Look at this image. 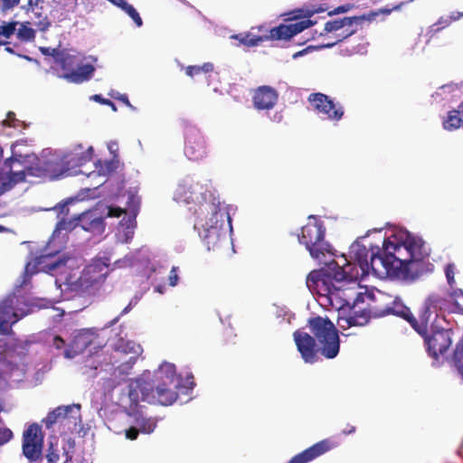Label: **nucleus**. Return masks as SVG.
<instances>
[{"label":"nucleus","instance_id":"32","mask_svg":"<svg viewBox=\"0 0 463 463\" xmlns=\"http://www.w3.org/2000/svg\"><path fill=\"white\" fill-rule=\"evenodd\" d=\"M461 125H463V118L460 111L457 109L450 110L443 120V128L449 131L458 129Z\"/></svg>","mask_w":463,"mask_h":463},{"label":"nucleus","instance_id":"57","mask_svg":"<svg viewBox=\"0 0 463 463\" xmlns=\"http://www.w3.org/2000/svg\"><path fill=\"white\" fill-rule=\"evenodd\" d=\"M126 345H128V343H126ZM124 346H125V341L123 339H121L118 342L116 349L117 350L122 349L124 352H126V349L124 348Z\"/></svg>","mask_w":463,"mask_h":463},{"label":"nucleus","instance_id":"6","mask_svg":"<svg viewBox=\"0 0 463 463\" xmlns=\"http://www.w3.org/2000/svg\"><path fill=\"white\" fill-rule=\"evenodd\" d=\"M309 221L301 228L298 241L305 245L313 259L319 260L326 253L331 252L330 244L326 241V228L323 222L314 216H309Z\"/></svg>","mask_w":463,"mask_h":463},{"label":"nucleus","instance_id":"48","mask_svg":"<svg viewBox=\"0 0 463 463\" xmlns=\"http://www.w3.org/2000/svg\"><path fill=\"white\" fill-rule=\"evenodd\" d=\"M125 211L119 207H109L108 211V217H120Z\"/></svg>","mask_w":463,"mask_h":463},{"label":"nucleus","instance_id":"17","mask_svg":"<svg viewBox=\"0 0 463 463\" xmlns=\"http://www.w3.org/2000/svg\"><path fill=\"white\" fill-rule=\"evenodd\" d=\"M279 100V92L268 85L259 86L252 92V104L257 110H270Z\"/></svg>","mask_w":463,"mask_h":463},{"label":"nucleus","instance_id":"46","mask_svg":"<svg viewBox=\"0 0 463 463\" xmlns=\"http://www.w3.org/2000/svg\"><path fill=\"white\" fill-rule=\"evenodd\" d=\"M137 304V301L133 302L132 300L129 302V304L121 311L120 315L118 316L117 317H115L111 322H110V325H115L118 320H119V317L121 316H124L126 315L127 313H128L134 305Z\"/></svg>","mask_w":463,"mask_h":463},{"label":"nucleus","instance_id":"19","mask_svg":"<svg viewBox=\"0 0 463 463\" xmlns=\"http://www.w3.org/2000/svg\"><path fill=\"white\" fill-rule=\"evenodd\" d=\"M5 358L2 362V371L5 374L12 375L24 365V360L27 354L24 346L14 345L5 350Z\"/></svg>","mask_w":463,"mask_h":463},{"label":"nucleus","instance_id":"7","mask_svg":"<svg viewBox=\"0 0 463 463\" xmlns=\"http://www.w3.org/2000/svg\"><path fill=\"white\" fill-rule=\"evenodd\" d=\"M109 274V265L100 260L89 264L79 278L76 288L81 294L94 295L104 284Z\"/></svg>","mask_w":463,"mask_h":463},{"label":"nucleus","instance_id":"24","mask_svg":"<svg viewBox=\"0 0 463 463\" xmlns=\"http://www.w3.org/2000/svg\"><path fill=\"white\" fill-rule=\"evenodd\" d=\"M403 242L407 251L409 252L410 259L428 257L429 254L425 249L424 241L422 239L407 233Z\"/></svg>","mask_w":463,"mask_h":463},{"label":"nucleus","instance_id":"60","mask_svg":"<svg viewBox=\"0 0 463 463\" xmlns=\"http://www.w3.org/2000/svg\"><path fill=\"white\" fill-rule=\"evenodd\" d=\"M93 152V148L90 146L89 147L88 151H87V154H88V160H90L91 158V154Z\"/></svg>","mask_w":463,"mask_h":463},{"label":"nucleus","instance_id":"30","mask_svg":"<svg viewBox=\"0 0 463 463\" xmlns=\"http://www.w3.org/2000/svg\"><path fill=\"white\" fill-rule=\"evenodd\" d=\"M369 320V315L366 312H363L361 315L349 316L348 317H342L338 320V325L341 328L364 326Z\"/></svg>","mask_w":463,"mask_h":463},{"label":"nucleus","instance_id":"31","mask_svg":"<svg viewBox=\"0 0 463 463\" xmlns=\"http://www.w3.org/2000/svg\"><path fill=\"white\" fill-rule=\"evenodd\" d=\"M450 363L463 378V336L456 345Z\"/></svg>","mask_w":463,"mask_h":463},{"label":"nucleus","instance_id":"47","mask_svg":"<svg viewBox=\"0 0 463 463\" xmlns=\"http://www.w3.org/2000/svg\"><path fill=\"white\" fill-rule=\"evenodd\" d=\"M352 6H353L352 5H343L337 6L333 11H330L328 13V14L334 15V14L345 13V12L349 11L352 8Z\"/></svg>","mask_w":463,"mask_h":463},{"label":"nucleus","instance_id":"44","mask_svg":"<svg viewBox=\"0 0 463 463\" xmlns=\"http://www.w3.org/2000/svg\"><path fill=\"white\" fill-rule=\"evenodd\" d=\"M168 280H169V285L172 286V287H175L177 285L178 283V280H179V277H178V274H177V268L176 267H173L169 272V276H168Z\"/></svg>","mask_w":463,"mask_h":463},{"label":"nucleus","instance_id":"3","mask_svg":"<svg viewBox=\"0 0 463 463\" xmlns=\"http://www.w3.org/2000/svg\"><path fill=\"white\" fill-rule=\"evenodd\" d=\"M341 266L335 260L326 263V267L320 269L312 270L307 277L306 284L309 290L317 292L320 296L337 295L340 287L336 283L345 280H351L359 274H353L352 270L347 269L350 264L345 260Z\"/></svg>","mask_w":463,"mask_h":463},{"label":"nucleus","instance_id":"20","mask_svg":"<svg viewBox=\"0 0 463 463\" xmlns=\"http://www.w3.org/2000/svg\"><path fill=\"white\" fill-rule=\"evenodd\" d=\"M97 338L96 333L92 329H82L73 337L70 348L64 351L66 358H72L78 354L83 353L90 347Z\"/></svg>","mask_w":463,"mask_h":463},{"label":"nucleus","instance_id":"50","mask_svg":"<svg viewBox=\"0 0 463 463\" xmlns=\"http://www.w3.org/2000/svg\"><path fill=\"white\" fill-rule=\"evenodd\" d=\"M185 72L190 77H194L195 75L202 73L200 66H188L185 70Z\"/></svg>","mask_w":463,"mask_h":463},{"label":"nucleus","instance_id":"54","mask_svg":"<svg viewBox=\"0 0 463 463\" xmlns=\"http://www.w3.org/2000/svg\"><path fill=\"white\" fill-rule=\"evenodd\" d=\"M18 161V158H16L14 156H12L11 157L5 159V165L11 168L13 166V164Z\"/></svg>","mask_w":463,"mask_h":463},{"label":"nucleus","instance_id":"43","mask_svg":"<svg viewBox=\"0 0 463 463\" xmlns=\"http://www.w3.org/2000/svg\"><path fill=\"white\" fill-rule=\"evenodd\" d=\"M16 121L18 120L15 118V113L13 111H9L6 115V118L3 121V125L11 128H15L17 126Z\"/></svg>","mask_w":463,"mask_h":463},{"label":"nucleus","instance_id":"33","mask_svg":"<svg viewBox=\"0 0 463 463\" xmlns=\"http://www.w3.org/2000/svg\"><path fill=\"white\" fill-rule=\"evenodd\" d=\"M31 22H25L20 24V27L17 30L16 35L20 41L31 42L35 38V31L30 27Z\"/></svg>","mask_w":463,"mask_h":463},{"label":"nucleus","instance_id":"40","mask_svg":"<svg viewBox=\"0 0 463 463\" xmlns=\"http://www.w3.org/2000/svg\"><path fill=\"white\" fill-rule=\"evenodd\" d=\"M46 458L51 463H56L60 458L59 450L53 443H50L47 449Z\"/></svg>","mask_w":463,"mask_h":463},{"label":"nucleus","instance_id":"28","mask_svg":"<svg viewBox=\"0 0 463 463\" xmlns=\"http://www.w3.org/2000/svg\"><path fill=\"white\" fill-rule=\"evenodd\" d=\"M25 177L26 173L24 170L10 172L7 175V181H4L0 184V194H4L11 190L17 184L24 182Z\"/></svg>","mask_w":463,"mask_h":463},{"label":"nucleus","instance_id":"11","mask_svg":"<svg viewBox=\"0 0 463 463\" xmlns=\"http://www.w3.org/2000/svg\"><path fill=\"white\" fill-rule=\"evenodd\" d=\"M423 339L426 350L430 356L438 359L444 354L452 344V330L431 326V332L428 329L425 334H420Z\"/></svg>","mask_w":463,"mask_h":463},{"label":"nucleus","instance_id":"16","mask_svg":"<svg viewBox=\"0 0 463 463\" xmlns=\"http://www.w3.org/2000/svg\"><path fill=\"white\" fill-rule=\"evenodd\" d=\"M336 447L337 442L325 439L295 455L288 463H309Z\"/></svg>","mask_w":463,"mask_h":463},{"label":"nucleus","instance_id":"58","mask_svg":"<svg viewBox=\"0 0 463 463\" xmlns=\"http://www.w3.org/2000/svg\"><path fill=\"white\" fill-rule=\"evenodd\" d=\"M56 229L59 230V231L64 230L65 229V222H63V221L59 222L58 224H57Z\"/></svg>","mask_w":463,"mask_h":463},{"label":"nucleus","instance_id":"21","mask_svg":"<svg viewBox=\"0 0 463 463\" xmlns=\"http://www.w3.org/2000/svg\"><path fill=\"white\" fill-rule=\"evenodd\" d=\"M79 221L82 229L87 232L101 234L105 230L104 218L99 216L96 211H89L81 213L79 216Z\"/></svg>","mask_w":463,"mask_h":463},{"label":"nucleus","instance_id":"2","mask_svg":"<svg viewBox=\"0 0 463 463\" xmlns=\"http://www.w3.org/2000/svg\"><path fill=\"white\" fill-rule=\"evenodd\" d=\"M225 221L229 224L232 222L229 212L219 201L217 203L214 201L205 203L200 206L199 216L194 228L198 230L199 235L208 250L217 249L222 238L225 237L224 234H222Z\"/></svg>","mask_w":463,"mask_h":463},{"label":"nucleus","instance_id":"64","mask_svg":"<svg viewBox=\"0 0 463 463\" xmlns=\"http://www.w3.org/2000/svg\"><path fill=\"white\" fill-rule=\"evenodd\" d=\"M156 290L159 292V293H163V290H162V287L161 286H158L156 288Z\"/></svg>","mask_w":463,"mask_h":463},{"label":"nucleus","instance_id":"4","mask_svg":"<svg viewBox=\"0 0 463 463\" xmlns=\"http://www.w3.org/2000/svg\"><path fill=\"white\" fill-rule=\"evenodd\" d=\"M178 386L179 380L175 364L164 363L155 372L153 386L150 388L141 387L142 400L153 404L171 405L178 398L176 392Z\"/></svg>","mask_w":463,"mask_h":463},{"label":"nucleus","instance_id":"37","mask_svg":"<svg viewBox=\"0 0 463 463\" xmlns=\"http://www.w3.org/2000/svg\"><path fill=\"white\" fill-rule=\"evenodd\" d=\"M17 24H19L18 22H3V24H0L1 35L5 38H10L16 31Z\"/></svg>","mask_w":463,"mask_h":463},{"label":"nucleus","instance_id":"51","mask_svg":"<svg viewBox=\"0 0 463 463\" xmlns=\"http://www.w3.org/2000/svg\"><path fill=\"white\" fill-rule=\"evenodd\" d=\"M20 3V0H0V4L5 9H10L14 7Z\"/></svg>","mask_w":463,"mask_h":463},{"label":"nucleus","instance_id":"45","mask_svg":"<svg viewBox=\"0 0 463 463\" xmlns=\"http://www.w3.org/2000/svg\"><path fill=\"white\" fill-rule=\"evenodd\" d=\"M92 99H93L94 100H96V101H98V102H99V103L103 104V105H108V106H109V107L112 109V110L117 111V107H116V105H115V104H114L110 99H104V98H102L100 95H98V94L94 95V96L92 97Z\"/></svg>","mask_w":463,"mask_h":463},{"label":"nucleus","instance_id":"59","mask_svg":"<svg viewBox=\"0 0 463 463\" xmlns=\"http://www.w3.org/2000/svg\"><path fill=\"white\" fill-rule=\"evenodd\" d=\"M68 171H69V168H68V167L63 168V169H62L59 174H55V175H54V176H55L56 178H58V177H60V176L63 175L64 174H66Z\"/></svg>","mask_w":463,"mask_h":463},{"label":"nucleus","instance_id":"8","mask_svg":"<svg viewBox=\"0 0 463 463\" xmlns=\"http://www.w3.org/2000/svg\"><path fill=\"white\" fill-rule=\"evenodd\" d=\"M410 260V255L402 241H392L390 239L383 241L381 265L384 272L395 277V272L400 271Z\"/></svg>","mask_w":463,"mask_h":463},{"label":"nucleus","instance_id":"35","mask_svg":"<svg viewBox=\"0 0 463 463\" xmlns=\"http://www.w3.org/2000/svg\"><path fill=\"white\" fill-rule=\"evenodd\" d=\"M449 297L454 303L458 312L463 314V291L462 289H454L449 293Z\"/></svg>","mask_w":463,"mask_h":463},{"label":"nucleus","instance_id":"25","mask_svg":"<svg viewBox=\"0 0 463 463\" xmlns=\"http://www.w3.org/2000/svg\"><path fill=\"white\" fill-rule=\"evenodd\" d=\"M384 314H392L406 320L412 327V323H415V317L412 315L411 309L406 307L400 300H393L391 306H388Z\"/></svg>","mask_w":463,"mask_h":463},{"label":"nucleus","instance_id":"39","mask_svg":"<svg viewBox=\"0 0 463 463\" xmlns=\"http://www.w3.org/2000/svg\"><path fill=\"white\" fill-rule=\"evenodd\" d=\"M139 427L141 432L150 434L155 430L156 422L151 419H143Z\"/></svg>","mask_w":463,"mask_h":463},{"label":"nucleus","instance_id":"53","mask_svg":"<svg viewBox=\"0 0 463 463\" xmlns=\"http://www.w3.org/2000/svg\"><path fill=\"white\" fill-rule=\"evenodd\" d=\"M200 69H201V72L207 73L213 70V63L207 62V63H204L203 65L200 66Z\"/></svg>","mask_w":463,"mask_h":463},{"label":"nucleus","instance_id":"1","mask_svg":"<svg viewBox=\"0 0 463 463\" xmlns=\"http://www.w3.org/2000/svg\"><path fill=\"white\" fill-rule=\"evenodd\" d=\"M312 335L303 330H296L293 338L298 351L306 363L313 364L317 360V354L327 359L335 358L340 349L338 331L328 317L320 316L307 320Z\"/></svg>","mask_w":463,"mask_h":463},{"label":"nucleus","instance_id":"12","mask_svg":"<svg viewBox=\"0 0 463 463\" xmlns=\"http://www.w3.org/2000/svg\"><path fill=\"white\" fill-rule=\"evenodd\" d=\"M350 254L354 262L359 266L362 277L367 276L370 271L376 272L378 269L376 260L380 262L382 260V252L379 247H376V251H374L373 247L367 249L358 241L351 245Z\"/></svg>","mask_w":463,"mask_h":463},{"label":"nucleus","instance_id":"5","mask_svg":"<svg viewBox=\"0 0 463 463\" xmlns=\"http://www.w3.org/2000/svg\"><path fill=\"white\" fill-rule=\"evenodd\" d=\"M314 23L310 19H304L288 24H279L269 30L268 35H253L250 33L232 35V39L239 41L240 44L247 47L258 46L267 40H289L294 35L312 26Z\"/></svg>","mask_w":463,"mask_h":463},{"label":"nucleus","instance_id":"41","mask_svg":"<svg viewBox=\"0 0 463 463\" xmlns=\"http://www.w3.org/2000/svg\"><path fill=\"white\" fill-rule=\"evenodd\" d=\"M455 269L456 267L453 263L448 264L445 268L447 281L450 287H453L455 284Z\"/></svg>","mask_w":463,"mask_h":463},{"label":"nucleus","instance_id":"27","mask_svg":"<svg viewBox=\"0 0 463 463\" xmlns=\"http://www.w3.org/2000/svg\"><path fill=\"white\" fill-rule=\"evenodd\" d=\"M42 11V6L35 5L33 7L30 16L32 20L31 23L35 25L39 31L45 32L51 26V22L46 14H43Z\"/></svg>","mask_w":463,"mask_h":463},{"label":"nucleus","instance_id":"36","mask_svg":"<svg viewBox=\"0 0 463 463\" xmlns=\"http://www.w3.org/2000/svg\"><path fill=\"white\" fill-rule=\"evenodd\" d=\"M67 259L58 257L56 259H50L46 263L45 267L47 268L49 272H53L59 269L60 268H64L66 266Z\"/></svg>","mask_w":463,"mask_h":463},{"label":"nucleus","instance_id":"61","mask_svg":"<svg viewBox=\"0 0 463 463\" xmlns=\"http://www.w3.org/2000/svg\"><path fill=\"white\" fill-rule=\"evenodd\" d=\"M66 211V213L69 212V208L67 207V204H63L61 206V213H64Z\"/></svg>","mask_w":463,"mask_h":463},{"label":"nucleus","instance_id":"15","mask_svg":"<svg viewBox=\"0 0 463 463\" xmlns=\"http://www.w3.org/2000/svg\"><path fill=\"white\" fill-rule=\"evenodd\" d=\"M184 154L190 160H200L207 155V146L203 134L196 128L185 132Z\"/></svg>","mask_w":463,"mask_h":463},{"label":"nucleus","instance_id":"49","mask_svg":"<svg viewBox=\"0 0 463 463\" xmlns=\"http://www.w3.org/2000/svg\"><path fill=\"white\" fill-rule=\"evenodd\" d=\"M139 433V430L135 427H130L126 430V438L131 440H134L137 438Z\"/></svg>","mask_w":463,"mask_h":463},{"label":"nucleus","instance_id":"42","mask_svg":"<svg viewBox=\"0 0 463 463\" xmlns=\"http://www.w3.org/2000/svg\"><path fill=\"white\" fill-rule=\"evenodd\" d=\"M40 52L45 56H52L54 58L55 62L58 61L61 56L62 51H60L57 48H49V47H40Z\"/></svg>","mask_w":463,"mask_h":463},{"label":"nucleus","instance_id":"29","mask_svg":"<svg viewBox=\"0 0 463 463\" xmlns=\"http://www.w3.org/2000/svg\"><path fill=\"white\" fill-rule=\"evenodd\" d=\"M355 32H356V29H350V30L345 29L343 33L336 34L334 37V40H330L329 39L330 37L326 38V35H325L324 36L325 38L321 43H319L318 45H316V46L310 45L307 47V49L331 48L334 45H335L337 43L342 42L344 39L351 36Z\"/></svg>","mask_w":463,"mask_h":463},{"label":"nucleus","instance_id":"9","mask_svg":"<svg viewBox=\"0 0 463 463\" xmlns=\"http://www.w3.org/2000/svg\"><path fill=\"white\" fill-rule=\"evenodd\" d=\"M56 63L65 71L62 78L69 82L76 84L89 80L95 71L94 66L91 64H84L75 69L78 65L76 56L65 52L64 51H62Z\"/></svg>","mask_w":463,"mask_h":463},{"label":"nucleus","instance_id":"23","mask_svg":"<svg viewBox=\"0 0 463 463\" xmlns=\"http://www.w3.org/2000/svg\"><path fill=\"white\" fill-rule=\"evenodd\" d=\"M364 19V16H350L328 21L326 23L323 31L319 33V36L327 35L329 33L337 32L345 27L348 30L354 29V24H361Z\"/></svg>","mask_w":463,"mask_h":463},{"label":"nucleus","instance_id":"52","mask_svg":"<svg viewBox=\"0 0 463 463\" xmlns=\"http://www.w3.org/2000/svg\"><path fill=\"white\" fill-rule=\"evenodd\" d=\"M52 345L56 349H61L65 345V341L60 335H56L53 337Z\"/></svg>","mask_w":463,"mask_h":463},{"label":"nucleus","instance_id":"62","mask_svg":"<svg viewBox=\"0 0 463 463\" xmlns=\"http://www.w3.org/2000/svg\"><path fill=\"white\" fill-rule=\"evenodd\" d=\"M376 267H378V269H377V271H376L375 273H380V272H382V271L380 270V268H381V267L383 268V266L381 265V263H380V261H379V260H376Z\"/></svg>","mask_w":463,"mask_h":463},{"label":"nucleus","instance_id":"14","mask_svg":"<svg viewBox=\"0 0 463 463\" xmlns=\"http://www.w3.org/2000/svg\"><path fill=\"white\" fill-rule=\"evenodd\" d=\"M308 101L318 113L326 115L330 120L339 121L344 116L343 107L336 106L326 94L311 93L308 96Z\"/></svg>","mask_w":463,"mask_h":463},{"label":"nucleus","instance_id":"13","mask_svg":"<svg viewBox=\"0 0 463 463\" xmlns=\"http://www.w3.org/2000/svg\"><path fill=\"white\" fill-rule=\"evenodd\" d=\"M43 434L37 423H33L23 433L22 449L30 462H36L43 457Z\"/></svg>","mask_w":463,"mask_h":463},{"label":"nucleus","instance_id":"26","mask_svg":"<svg viewBox=\"0 0 463 463\" xmlns=\"http://www.w3.org/2000/svg\"><path fill=\"white\" fill-rule=\"evenodd\" d=\"M74 405L59 406L53 411H50L44 419V423L47 428H51L54 423L60 420L66 419L70 412L72 411Z\"/></svg>","mask_w":463,"mask_h":463},{"label":"nucleus","instance_id":"63","mask_svg":"<svg viewBox=\"0 0 463 463\" xmlns=\"http://www.w3.org/2000/svg\"><path fill=\"white\" fill-rule=\"evenodd\" d=\"M5 51L10 53H14V50L11 47H5Z\"/></svg>","mask_w":463,"mask_h":463},{"label":"nucleus","instance_id":"22","mask_svg":"<svg viewBox=\"0 0 463 463\" xmlns=\"http://www.w3.org/2000/svg\"><path fill=\"white\" fill-rule=\"evenodd\" d=\"M14 297H9L0 302V330L4 325L14 324L24 316V314L19 315L14 310Z\"/></svg>","mask_w":463,"mask_h":463},{"label":"nucleus","instance_id":"55","mask_svg":"<svg viewBox=\"0 0 463 463\" xmlns=\"http://www.w3.org/2000/svg\"><path fill=\"white\" fill-rule=\"evenodd\" d=\"M117 99L118 100H120L121 102H123L124 104H126L127 106H128V107L133 109V106L129 102V99H128V96L126 94H122L119 97H118Z\"/></svg>","mask_w":463,"mask_h":463},{"label":"nucleus","instance_id":"10","mask_svg":"<svg viewBox=\"0 0 463 463\" xmlns=\"http://www.w3.org/2000/svg\"><path fill=\"white\" fill-rule=\"evenodd\" d=\"M448 306V301L438 294H432L428 297L420 310L419 317H415V323H412V328L418 334H425L429 326L430 321L433 316L439 317V312L444 310Z\"/></svg>","mask_w":463,"mask_h":463},{"label":"nucleus","instance_id":"18","mask_svg":"<svg viewBox=\"0 0 463 463\" xmlns=\"http://www.w3.org/2000/svg\"><path fill=\"white\" fill-rule=\"evenodd\" d=\"M427 258H412L405 264L400 271L395 272V277L402 279L414 280L432 269V264Z\"/></svg>","mask_w":463,"mask_h":463},{"label":"nucleus","instance_id":"34","mask_svg":"<svg viewBox=\"0 0 463 463\" xmlns=\"http://www.w3.org/2000/svg\"><path fill=\"white\" fill-rule=\"evenodd\" d=\"M460 15L458 16H449V17H440L439 21L432 24L430 27V32L432 33H436L439 32L440 30L448 27L452 21H455L459 18Z\"/></svg>","mask_w":463,"mask_h":463},{"label":"nucleus","instance_id":"56","mask_svg":"<svg viewBox=\"0 0 463 463\" xmlns=\"http://www.w3.org/2000/svg\"><path fill=\"white\" fill-rule=\"evenodd\" d=\"M342 432L345 434V435H349V434H353L355 432V427L354 426H351V425H347V427L345 429H344L342 430Z\"/></svg>","mask_w":463,"mask_h":463},{"label":"nucleus","instance_id":"38","mask_svg":"<svg viewBox=\"0 0 463 463\" xmlns=\"http://www.w3.org/2000/svg\"><path fill=\"white\" fill-rule=\"evenodd\" d=\"M123 11L126 12L132 18V20L134 21L137 27L142 26L143 21L138 12L134 8L133 5L128 4Z\"/></svg>","mask_w":463,"mask_h":463}]
</instances>
